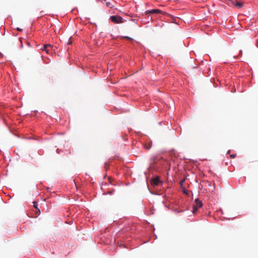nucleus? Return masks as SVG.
I'll list each match as a JSON object with an SVG mask.
<instances>
[{
  "mask_svg": "<svg viewBox=\"0 0 258 258\" xmlns=\"http://www.w3.org/2000/svg\"><path fill=\"white\" fill-rule=\"evenodd\" d=\"M109 19L115 24H120L123 22V19L118 15L111 16Z\"/></svg>",
  "mask_w": 258,
  "mask_h": 258,
  "instance_id": "1",
  "label": "nucleus"
},
{
  "mask_svg": "<svg viewBox=\"0 0 258 258\" xmlns=\"http://www.w3.org/2000/svg\"><path fill=\"white\" fill-rule=\"evenodd\" d=\"M202 206V202L199 199H196L195 201V204L193 206V213H196L199 208H201Z\"/></svg>",
  "mask_w": 258,
  "mask_h": 258,
  "instance_id": "2",
  "label": "nucleus"
},
{
  "mask_svg": "<svg viewBox=\"0 0 258 258\" xmlns=\"http://www.w3.org/2000/svg\"><path fill=\"white\" fill-rule=\"evenodd\" d=\"M146 14L147 15L148 14H164L165 12L158 10V9H153L150 11H147L145 12Z\"/></svg>",
  "mask_w": 258,
  "mask_h": 258,
  "instance_id": "3",
  "label": "nucleus"
},
{
  "mask_svg": "<svg viewBox=\"0 0 258 258\" xmlns=\"http://www.w3.org/2000/svg\"><path fill=\"white\" fill-rule=\"evenodd\" d=\"M160 182L161 181L159 177H156L151 180V184L154 186L158 185Z\"/></svg>",
  "mask_w": 258,
  "mask_h": 258,
  "instance_id": "4",
  "label": "nucleus"
},
{
  "mask_svg": "<svg viewBox=\"0 0 258 258\" xmlns=\"http://www.w3.org/2000/svg\"><path fill=\"white\" fill-rule=\"evenodd\" d=\"M51 49L52 46L51 45L46 44L44 46L43 50H44L46 53H49Z\"/></svg>",
  "mask_w": 258,
  "mask_h": 258,
  "instance_id": "5",
  "label": "nucleus"
},
{
  "mask_svg": "<svg viewBox=\"0 0 258 258\" xmlns=\"http://www.w3.org/2000/svg\"><path fill=\"white\" fill-rule=\"evenodd\" d=\"M234 5L236 7L240 8L242 7L243 4L236 1V2L234 4Z\"/></svg>",
  "mask_w": 258,
  "mask_h": 258,
  "instance_id": "6",
  "label": "nucleus"
},
{
  "mask_svg": "<svg viewBox=\"0 0 258 258\" xmlns=\"http://www.w3.org/2000/svg\"><path fill=\"white\" fill-rule=\"evenodd\" d=\"M35 213H36L35 214H36V216H38L40 214V211L38 208L36 209Z\"/></svg>",
  "mask_w": 258,
  "mask_h": 258,
  "instance_id": "7",
  "label": "nucleus"
},
{
  "mask_svg": "<svg viewBox=\"0 0 258 258\" xmlns=\"http://www.w3.org/2000/svg\"><path fill=\"white\" fill-rule=\"evenodd\" d=\"M151 147V144H149L148 146H146L145 148L147 149H150Z\"/></svg>",
  "mask_w": 258,
  "mask_h": 258,
  "instance_id": "8",
  "label": "nucleus"
},
{
  "mask_svg": "<svg viewBox=\"0 0 258 258\" xmlns=\"http://www.w3.org/2000/svg\"><path fill=\"white\" fill-rule=\"evenodd\" d=\"M33 204H34V205H33L34 207L36 209H38L37 206V203H36V202H33Z\"/></svg>",
  "mask_w": 258,
  "mask_h": 258,
  "instance_id": "9",
  "label": "nucleus"
},
{
  "mask_svg": "<svg viewBox=\"0 0 258 258\" xmlns=\"http://www.w3.org/2000/svg\"><path fill=\"white\" fill-rule=\"evenodd\" d=\"M236 156V154H231V155H230V157L231 158H234Z\"/></svg>",
  "mask_w": 258,
  "mask_h": 258,
  "instance_id": "10",
  "label": "nucleus"
},
{
  "mask_svg": "<svg viewBox=\"0 0 258 258\" xmlns=\"http://www.w3.org/2000/svg\"><path fill=\"white\" fill-rule=\"evenodd\" d=\"M106 6L108 7H110V5H111V4H110V3L109 2L107 3L106 4Z\"/></svg>",
  "mask_w": 258,
  "mask_h": 258,
  "instance_id": "11",
  "label": "nucleus"
},
{
  "mask_svg": "<svg viewBox=\"0 0 258 258\" xmlns=\"http://www.w3.org/2000/svg\"><path fill=\"white\" fill-rule=\"evenodd\" d=\"M17 30H18V31H21L22 30V29L19 28H17Z\"/></svg>",
  "mask_w": 258,
  "mask_h": 258,
  "instance_id": "12",
  "label": "nucleus"
},
{
  "mask_svg": "<svg viewBox=\"0 0 258 258\" xmlns=\"http://www.w3.org/2000/svg\"><path fill=\"white\" fill-rule=\"evenodd\" d=\"M184 180H182V181H180V183H181V184H182V183L184 182Z\"/></svg>",
  "mask_w": 258,
  "mask_h": 258,
  "instance_id": "13",
  "label": "nucleus"
},
{
  "mask_svg": "<svg viewBox=\"0 0 258 258\" xmlns=\"http://www.w3.org/2000/svg\"><path fill=\"white\" fill-rule=\"evenodd\" d=\"M229 153H230V151H228L227 152V154H229Z\"/></svg>",
  "mask_w": 258,
  "mask_h": 258,
  "instance_id": "14",
  "label": "nucleus"
},
{
  "mask_svg": "<svg viewBox=\"0 0 258 258\" xmlns=\"http://www.w3.org/2000/svg\"><path fill=\"white\" fill-rule=\"evenodd\" d=\"M126 38H127V39H130V38L127 37H125Z\"/></svg>",
  "mask_w": 258,
  "mask_h": 258,
  "instance_id": "15",
  "label": "nucleus"
}]
</instances>
